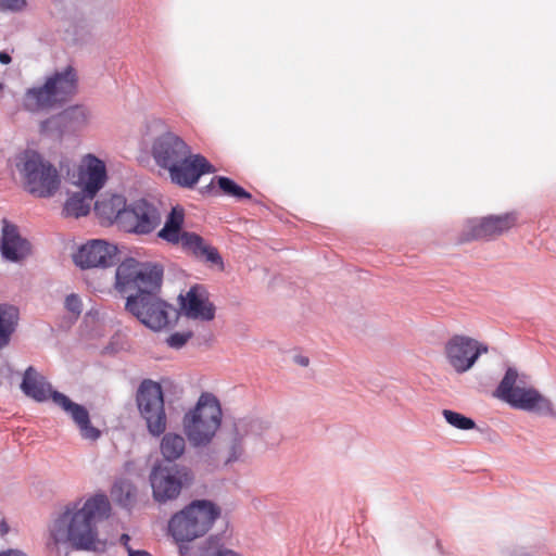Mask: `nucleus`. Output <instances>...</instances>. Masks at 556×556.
Wrapping results in <instances>:
<instances>
[{"label":"nucleus","instance_id":"obj_1","mask_svg":"<svg viewBox=\"0 0 556 556\" xmlns=\"http://www.w3.org/2000/svg\"><path fill=\"white\" fill-rule=\"evenodd\" d=\"M163 269L151 263H140L135 258L122 262L115 273V288L127 296L125 308L140 323L152 330H161L169 324L175 308L160 299Z\"/></svg>","mask_w":556,"mask_h":556},{"label":"nucleus","instance_id":"obj_2","mask_svg":"<svg viewBox=\"0 0 556 556\" xmlns=\"http://www.w3.org/2000/svg\"><path fill=\"white\" fill-rule=\"evenodd\" d=\"M111 504L105 494L67 503L49 527L48 545L56 549L70 544L77 551H94L100 543L97 523L109 518Z\"/></svg>","mask_w":556,"mask_h":556},{"label":"nucleus","instance_id":"obj_3","mask_svg":"<svg viewBox=\"0 0 556 556\" xmlns=\"http://www.w3.org/2000/svg\"><path fill=\"white\" fill-rule=\"evenodd\" d=\"M266 428L256 418L225 416L220 402L211 394V465L227 466L240 460L244 454L243 438L250 433L260 435Z\"/></svg>","mask_w":556,"mask_h":556},{"label":"nucleus","instance_id":"obj_4","mask_svg":"<svg viewBox=\"0 0 556 556\" xmlns=\"http://www.w3.org/2000/svg\"><path fill=\"white\" fill-rule=\"evenodd\" d=\"M155 164L168 175L172 184L191 189L208 172L205 156L194 153L178 135L167 131L156 137L151 146Z\"/></svg>","mask_w":556,"mask_h":556},{"label":"nucleus","instance_id":"obj_5","mask_svg":"<svg viewBox=\"0 0 556 556\" xmlns=\"http://www.w3.org/2000/svg\"><path fill=\"white\" fill-rule=\"evenodd\" d=\"M21 389L27 396L38 402H43L51 397L58 406L71 416L83 439L93 442L101 437V431L92 426L87 408L71 401L61 392L51 391V386L34 367L29 366L25 370Z\"/></svg>","mask_w":556,"mask_h":556},{"label":"nucleus","instance_id":"obj_6","mask_svg":"<svg viewBox=\"0 0 556 556\" xmlns=\"http://www.w3.org/2000/svg\"><path fill=\"white\" fill-rule=\"evenodd\" d=\"M78 77L73 66L48 76L40 86L26 90L23 106L31 113L48 112L67 102L77 91Z\"/></svg>","mask_w":556,"mask_h":556},{"label":"nucleus","instance_id":"obj_7","mask_svg":"<svg viewBox=\"0 0 556 556\" xmlns=\"http://www.w3.org/2000/svg\"><path fill=\"white\" fill-rule=\"evenodd\" d=\"M16 168L25 190L37 198L53 197L60 189L61 176L58 169L36 151L26 150L20 154Z\"/></svg>","mask_w":556,"mask_h":556},{"label":"nucleus","instance_id":"obj_8","mask_svg":"<svg viewBox=\"0 0 556 556\" xmlns=\"http://www.w3.org/2000/svg\"><path fill=\"white\" fill-rule=\"evenodd\" d=\"M518 371L515 368H508L495 390V396L518 409L555 416L552 401L534 388L518 386Z\"/></svg>","mask_w":556,"mask_h":556},{"label":"nucleus","instance_id":"obj_9","mask_svg":"<svg viewBox=\"0 0 556 556\" xmlns=\"http://www.w3.org/2000/svg\"><path fill=\"white\" fill-rule=\"evenodd\" d=\"M106 180L105 164L89 155L86 168L80 170V192L72 194L65 202L63 212L66 216L80 217L89 213L91 202Z\"/></svg>","mask_w":556,"mask_h":556},{"label":"nucleus","instance_id":"obj_10","mask_svg":"<svg viewBox=\"0 0 556 556\" xmlns=\"http://www.w3.org/2000/svg\"><path fill=\"white\" fill-rule=\"evenodd\" d=\"M208 529V501L199 500L175 514L168 530L177 542H189L206 533Z\"/></svg>","mask_w":556,"mask_h":556},{"label":"nucleus","instance_id":"obj_11","mask_svg":"<svg viewBox=\"0 0 556 556\" xmlns=\"http://www.w3.org/2000/svg\"><path fill=\"white\" fill-rule=\"evenodd\" d=\"M444 356L456 374L469 371L479 357L489 353V345L466 334H454L444 344Z\"/></svg>","mask_w":556,"mask_h":556},{"label":"nucleus","instance_id":"obj_12","mask_svg":"<svg viewBox=\"0 0 556 556\" xmlns=\"http://www.w3.org/2000/svg\"><path fill=\"white\" fill-rule=\"evenodd\" d=\"M137 404L152 435H160L166 429V415L162 388L157 382L143 380L137 392Z\"/></svg>","mask_w":556,"mask_h":556},{"label":"nucleus","instance_id":"obj_13","mask_svg":"<svg viewBox=\"0 0 556 556\" xmlns=\"http://www.w3.org/2000/svg\"><path fill=\"white\" fill-rule=\"evenodd\" d=\"M516 223L515 213L470 218L463 225L459 241L492 240L510 230Z\"/></svg>","mask_w":556,"mask_h":556},{"label":"nucleus","instance_id":"obj_14","mask_svg":"<svg viewBox=\"0 0 556 556\" xmlns=\"http://www.w3.org/2000/svg\"><path fill=\"white\" fill-rule=\"evenodd\" d=\"M121 219V229L137 235L151 233L162 222L159 210L144 199L137 200L126 205Z\"/></svg>","mask_w":556,"mask_h":556},{"label":"nucleus","instance_id":"obj_15","mask_svg":"<svg viewBox=\"0 0 556 556\" xmlns=\"http://www.w3.org/2000/svg\"><path fill=\"white\" fill-rule=\"evenodd\" d=\"M117 249L104 240H92L84 244L74 260L81 268L109 267L115 264Z\"/></svg>","mask_w":556,"mask_h":556},{"label":"nucleus","instance_id":"obj_16","mask_svg":"<svg viewBox=\"0 0 556 556\" xmlns=\"http://www.w3.org/2000/svg\"><path fill=\"white\" fill-rule=\"evenodd\" d=\"M208 405V393H202L195 407L184 417V430L194 446L205 445L208 442V424L204 408Z\"/></svg>","mask_w":556,"mask_h":556},{"label":"nucleus","instance_id":"obj_17","mask_svg":"<svg viewBox=\"0 0 556 556\" xmlns=\"http://www.w3.org/2000/svg\"><path fill=\"white\" fill-rule=\"evenodd\" d=\"M153 496L157 502H166L177 497L181 491V481L173 473L172 468L154 467L150 476Z\"/></svg>","mask_w":556,"mask_h":556},{"label":"nucleus","instance_id":"obj_18","mask_svg":"<svg viewBox=\"0 0 556 556\" xmlns=\"http://www.w3.org/2000/svg\"><path fill=\"white\" fill-rule=\"evenodd\" d=\"M0 250L2 256L11 262H18L30 253L29 243L20 236L17 227L7 219H3Z\"/></svg>","mask_w":556,"mask_h":556},{"label":"nucleus","instance_id":"obj_19","mask_svg":"<svg viewBox=\"0 0 556 556\" xmlns=\"http://www.w3.org/2000/svg\"><path fill=\"white\" fill-rule=\"evenodd\" d=\"M233 505L220 506L211 502V545L222 544L232 535L230 517Z\"/></svg>","mask_w":556,"mask_h":556},{"label":"nucleus","instance_id":"obj_20","mask_svg":"<svg viewBox=\"0 0 556 556\" xmlns=\"http://www.w3.org/2000/svg\"><path fill=\"white\" fill-rule=\"evenodd\" d=\"M126 199L119 194H106L94 204V212L102 224L115 223L121 227V216L126 208Z\"/></svg>","mask_w":556,"mask_h":556},{"label":"nucleus","instance_id":"obj_21","mask_svg":"<svg viewBox=\"0 0 556 556\" xmlns=\"http://www.w3.org/2000/svg\"><path fill=\"white\" fill-rule=\"evenodd\" d=\"M88 122V112L83 106H72L62 113L43 121L40 124V131L42 134L49 131L50 125H58L68 127L71 129H78L85 126Z\"/></svg>","mask_w":556,"mask_h":556},{"label":"nucleus","instance_id":"obj_22","mask_svg":"<svg viewBox=\"0 0 556 556\" xmlns=\"http://www.w3.org/2000/svg\"><path fill=\"white\" fill-rule=\"evenodd\" d=\"M206 290L202 285L192 286L186 294L179 295L180 314L188 318H199L205 316V306L203 296Z\"/></svg>","mask_w":556,"mask_h":556},{"label":"nucleus","instance_id":"obj_23","mask_svg":"<svg viewBox=\"0 0 556 556\" xmlns=\"http://www.w3.org/2000/svg\"><path fill=\"white\" fill-rule=\"evenodd\" d=\"M184 218L182 208L173 207L165 220L164 227L157 233L159 238L174 245L179 244L185 232L182 231Z\"/></svg>","mask_w":556,"mask_h":556},{"label":"nucleus","instance_id":"obj_24","mask_svg":"<svg viewBox=\"0 0 556 556\" xmlns=\"http://www.w3.org/2000/svg\"><path fill=\"white\" fill-rule=\"evenodd\" d=\"M20 319L18 309L10 304H0V350L9 345Z\"/></svg>","mask_w":556,"mask_h":556},{"label":"nucleus","instance_id":"obj_25","mask_svg":"<svg viewBox=\"0 0 556 556\" xmlns=\"http://www.w3.org/2000/svg\"><path fill=\"white\" fill-rule=\"evenodd\" d=\"M211 194L226 195L240 200H251L250 192L236 184L232 179L224 176H215L211 179Z\"/></svg>","mask_w":556,"mask_h":556},{"label":"nucleus","instance_id":"obj_26","mask_svg":"<svg viewBox=\"0 0 556 556\" xmlns=\"http://www.w3.org/2000/svg\"><path fill=\"white\" fill-rule=\"evenodd\" d=\"M185 439L176 433H166L161 441V453L166 460H176L185 452Z\"/></svg>","mask_w":556,"mask_h":556},{"label":"nucleus","instance_id":"obj_27","mask_svg":"<svg viewBox=\"0 0 556 556\" xmlns=\"http://www.w3.org/2000/svg\"><path fill=\"white\" fill-rule=\"evenodd\" d=\"M113 498L124 507L132 504L136 497V488L127 480L117 481L111 491Z\"/></svg>","mask_w":556,"mask_h":556},{"label":"nucleus","instance_id":"obj_28","mask_svg":"<svg viewBox=\"0 0 556 556\" xmlns=\"http://www.w3.org/2000/svg\"><path fill=\"white\" fill-rule=\"evenodd\" d=\"M178 245L187 252H191L193 254H206L208 256V250L203 245L202 238L195 233L185 231Z\"/></svg>","mask_w":556,"mask_h":556},{"label":"nucleus","instance_id":"obj_29","mask_svg":"<svg viewBox=\"0 0 556 556\" xmlns=\"http://www.w3.org/2000/svg\"><path fill=\"white\" fill-rule=\"evenodd\" d=\"M446 422H448L454 428L460 430H471L476 428V422L473 419L466 417L457 412L444 409L442 412Z\"/></svg>","mask_w":556,"mask_h":556},{"label":"nucleus","instance_id":"obj_30","mask_svg":"<svg viewBox=\"0 0 556 556\" xmlns=\"http://www.w3.org/2000/svg\"><path fill=\"white\" fill-rule=\"evenodd\" d=\"M211 556H243L241 553L226 547L224 544L211 545Z\"/></svg>","mask_w":556,"mask_h":556},{"label":"nucleus","instance_id":"obj_31","mask_svg":"<svg viewBox=\"0 0 556 556\" xmlns=\"http://www.w3.org/2000/svg\"><path fill=\"white\" fill-rule=\"evenodd\" d=\"M26 5V0H0V11H20Z\"/></svg>","mask_w":556,"mask_h":556},{"label":"nucleus","instance_id":"obj_32","mask_svg":"<svg viewBox=\"0 0 556 556\" xmlns=\"http://www.w3.org/2000/svg\"><path fill=\"white\" fill-rule=\"evenodd\" d=\"M65 307L67 311L79 315L81 312V301L78 295L70 294L65 300Z\"/></svg>","mask_w":556,"mask_h":556},{"label":"nucleus","instance_id":"obj_33","mask_svg":"<svg viewBox=\"0 0 556 556\" xmlns=\"http://www.w3.org/2000/svg\"><path fill=\"white\" fill-rule=\"evenodd\" d=\"M189 337H190L189 334L176 332V333L170 334L167 338V343L172 348L179 349V348H181L182 345L186 344V342L188 341Z\"/></svg>","mask_w":556,"mask_h":556},{"label":"nucleus","instance_id":"obj_34","mask_svg":"<svg viewBox=\"0 0 556 556\" xmlns=\"http://www.w3.org/2000/svg\"><path fill=\"white\" fill-rule=\"evenodd\" d=\"M211 266H216L219 271L224 270V262L218 251L211 247Z\"/></svg>","mask_w":556,"mask_h":556},{"label":"nucleus","instance_id":"obj_35","mask_svg":"<svg viewBox=\"0 0 556 556\" xmlns=\"http://www.w3.org/2000/svg\"><path fill=\"white\" fill-rule=\"evenodd\" d=\"M0 556H28V555L21 549L9 548L7 551L0 552Z\"/></svg>","mask_w":556,"mask_h":556},{"label":"nucleus","instance_id":"obj_36","mask_svg":"<svg viewBox=\"0 0 556 556\" xmlns=\"http://www.w3.org/2000/svg\"><path fill=\"white\" fill-rule=\"evenodd\" d=\"M128 556H152L147 551H135L131 547H127Z\"/></svg>","mask_w":556,"mask_h":556},{"label":"nucleus","instance_id":"obj_37","mask_svg":"<svg viewBox=\"0 0 556 556\" xmlns=\"http://www.w3.org/2000/svg\"><path fill=\"white\" fill-rule=\"evenodd\" d=\"M0 62L2 64H9L11 62V56L7 52H0Z\"/></svg>","mask_w":556,"mask_h":556},{"label":"nucleus","instance_id":"obj_38","mask_svg":"<svg viewBox=\"0 0 556 556\" xmlns=\"http://www.w3.org/2000/svg\"><path fill=\"white\" fill-rule=\"evenodd\" d=\"M129 541H130V536L128 534H122L121 543L125 546L126 549H127V547H130Z\"/></svg>","mask_w":556,"mask_h":556},{"label":"nucleus","instance_id":"obj_39","mask_svg":"<svg viewBox=\"0 0 556 556\" xmlns=\"http://www.w3.org/2000/svg\"><path fill=\"white\" fill-rule=\"evenodd\" d=\"M8 531H9V526L7 525L5 521L1 520L0 521V534L4 535L8 533Z\"/></svg>","mask_w":556,"mask_h":556},{"label":"nucleus","instance_id":"obj_40","mask_svg":"<svg viewBox=\"0 0 556 556\" xmlns=\"http://www.w3.org/2000/svg\"><path fill=\"white\" fill-rule=\"evenodd\" d=\"M299 363L302 365V366H307L308 365V358L306 357H301Z\"/></svg>","mask_w":556,"mask_h":556},{"label":"nucleus","instance_id":"obj_41","mask_svg":"<svg viewBox=\"0 0 556 556\" xmlns=\"http://www.w3.org/2000/svg\"><path fill=\"white\" fill-rule=\"evenodd\" d=\"M210 318L212 319L213 318V307L211 306V315H210Z\"/></svg>","mask_w":556,"mask_h":556},{"label":"nucleus","instance_id":"obj_42","mask_svg":"<svg viewBox=\"0 0 556 556\" xmlns=\"http://www.w3.org/2000/svg\"><path fill=\"white\" fill-rule=\"evenodd\" d=\"M211 173L215 172V168L211 165L210 167Z\"/></svg>","mask_w":556,"mask_h":556}]
</instances>
